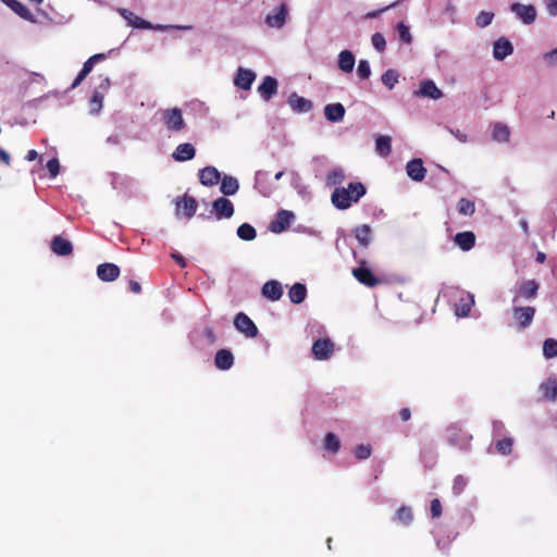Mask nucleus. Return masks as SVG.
Returning a JSON list of instances; mask_svg holds the SVG:
<instances>
[{
	"instance_id": "60",
	"label": "nucleus",
	"mask_w": 557,
	"mask_h": 557,
	"mask_svg": "<svg viewBox=\"0 0 557 557\" xmlns=\"http://www.w3.org/2000/svg\"><path fill=\"white\" fill-rule=\"evenodd\" d=\"M0 161L3 162L5 165H10L11 164V157L10 154L0 148Z\"/></svg>"
},
{
	"instance_id": "16",
	"label": "nucleus",
	"mask_w": 557,
	"mask_h": 557,
	"mask_svg": "<svg viewBox=\"0 0 557 557\" xmlns=\"http://www.w3.org/2000/svg\"><path fill=\"white\" fill-rule=\"evenodd\" d=\"M407 175L416 182H421L426 175V169L423 161L419 158L410 160L406 165Z\"/></svg>"
},
{
	"instance_id": "5",
	"label": "nucleus",
	"mask_w": 557,
	"mask_h": 557,
	"mask_svg": "<svg viewBox=\"0 0 557 557\" xmlns=\"http://www.w3.org/2000/svg\"><path fill=\"white\" fill-rule=\"evenodd\" d=\"M234 325L237 331L250 338L256 337L259 333L255 322L244 312H239L235 315Z\"/></svg>"
},
{
	"instance_id": "13",
	"label": "nucleus",
	"mask_w": 557,
	"mask_h": 557,
	"mask_svg": "<svg viewBox=\"0 0 557 557\" xmlns=\"http://www.w3.org/2000/svg\"><path fill=\"white\" fill-rule=\"evenodd\" d=\"M256 79V73L251 70L238 67L234 77V85L243 90H249Z\"/></svg>"
},
{
	"instance_id": "46",
	"label": "nucleus",
	"mask_w": 557,
	"mask_h": 557,
	"mask_svg": "<svg viewBox=\"0 0 557 557\" xmlns=\"http://www.w3.org/2000/svg\"><path fill=\"white\" fill-rule=\"evenodd\" d=\"M345 180V174L342 169H334L326 175V184L329 186H335L343 183Z\"/></svg>"
},
{
	"instance_id": "59",
	"label": "nucleus",
	"mask_w": 557,
	"mask_h": 557,
	"mask_svg": "<svg viewBox=\"0 0 557 557\" xmlns=\"http://www.w3.org/2000/svg\"><path fill=\"white\" fill-rule=\"evenodd\" d=\"M128 289L134 294H139L141 292V286L137 281L131 280L128 282Z\"/></svg>"
},
{
	"instance_id": "63",
	"label": "nucleus",
	"mask_w": 557,
	"mask_h": 557,
	"mask_svg": "<svg viewBox=\"0 0 557 557\" xmlns=\"http://www.w3.org/2000/svg\"><path fill=\"white\" fill-rule=\"evenodd\" d=\"M205 335L210 342L215 341V333H214L213 329H211V327L205 329Z\"/></svg>"
},
{
	"instance_id": "21",
	"label": "nucleus",
	"mask_w": 557,
	"mask_h": 557,
	"mask_svg": "<svg viewBox=\"0 0 557 557\" xmlns=\"http://www.w3.org/2000/svg\"><path fill=\"white\" fill-rule=\"evenodd\" d=\"M195 156L196 149L189 143L180 144L172 153V158L177 162L189 161L194 159Z\"/></svg>"
},
{
	"instance_id": "12",
	"label": "nucleus",
	"mask_w": 557,
	"mask_h": 557,
	"mask_svg": "<svg viewBox=\"0 0 557 557\" xmlns=\"http://www.w3.org/2000/svg\"><path fill=\"white\" fill-rule=\"evenodd\" d=\"M510 10L524 23L532 24L536 18V9L534 5L522 3H512Z\"/></svg>"
},
{
	"instance_id": "29",
	"label": "nucleus",
	"mask_w": 557,
	"mask_h": 557,
	"mask_svg": "<svg viewBox=\"0 0 557 557\" xmlns=\"http://www.w3.org/2000/svg\"><path fill=\"white\" fill-rule=\"evenodd\" d=\"M234 356L228 349H220L215 354L214 364L220 370H228L233 367Z\"/></svg>"
},
{
	"instance_id": "38",
	"label": "nucleus",
	"mask_w": 557,
	"mask_h": 557,
	"mask_svg": "<svg viewBox=\"0 0 557 557\" xmlns=\"http://www.w3.org/2000/svg\"><path fill=\"white\" fill-rule=\"evenodd\" d=\"M492 137L495 141L507 143L510 138V129L503 123H495L493 126Z\"/></svg>"
},
{
	"instance_id": "45",
	"label": "nucleus",
	"mask_w": 557,
	"mask_h": 557,
	"mask_svg": "<svg viewBox=\"0 0 557 557\" xmlns=\"http://www.w3.org/2000/svg\"><path fill=\"white\" fill-rule=\"evenodd\" d=\"M457 210L462 215H472L475 211V206L472 200H469L467 198H461L458 201Z\"/></svg>"
},
{
	"instance_id": "37",
	"label": "nucleus",
	"mask_w": 557,
	"mask_h": 557,
	"mask_svg": "<svg viewBox=\"0 0 557 557\" xmlns=\"http://www.w3.org/2000/svg\"><path fill=\"white\" fill-rule=\"evenodd\" d=\"M371 227L368 224H362L354 230V234L359 242L360 246L368 247L371 242Z\"/></svg>"
},
{
	"instance_id": "30",
	"label": "nucleus",
	"mask_w": 557,
	"mask_h": 557,
	"mask_svg": "<svg viewBox=\"0 0 557 557\" xmlns=\"http://www.w3.org/2000/svg\"><path fill=\"white\" fill-rule=\"evenodd\" d=\"M455 243L461 250L468 251L475 245V235L470 231L457 233Z\"/></svg>"
},
{
	"instance_id": "22",
	"label": "nucleus",
	"mask_w": 557,
	"mask_h": 557,
	"mask_svg": "<svg viewBox=\"0 0 557 557\" xmlns=\"http://www.w3.org/2000/svg\"><path fill=\"white\" fill-rule=\"evenodd\" d=\"M262 295L271 301H277L283 296L282 284L275 280L268 281L262 287Z\"/></svg>"
},
{
	"instance_id": "10",
	"label": "nucleus",
	"mask_w": 557,
	"mask_h": 557,
	"mask_svg": "<svg viewBox=\"0 0 557 557\" xmlns=\"http://www.w3.org/2000/svg\"><path fill=\"white\" fill-rule=\"evenodd\" d=\"M213 211L215 212L216 219H230L234 214L233 202L225 198L219 197L212 202Z\"/></svg>"
},
{
	"instance_id": "33",
	"label": "nucleus",
	"mask_w": 557,
	"mask_h": 557,
	"mask_svg": "<svg viewBox=\"0 0 557 557\" xmlns=\"http://www.w3.org/2000/svg\"><path fill=\"white\" fill-rule=\"evenodd\" d=\"M4 2L23 20L34 22V15L27 7L17 0H4Z\"/></svg>"
},
{
	"instance_id": "18",
	"label": "nucleus",
	"mask_w": 557,
	"mask_h": 557,
	"mask_svg": "<svg viewBox=\"0 0 557 557\" xmlns=\"http://www.w3.org/2000/svg\"><path fill=\"white\" fill-rule=\"evenodd\" d=\"M97 275L103 282H113L120 275V268L114 263H101L97 267Z\"/></svg>"
},
{
	"instance_id": "3",
	"label": "nucleus",
	"mask_w": 557,
	"mask_h": 557,
	"mask_svg": "<svg viewBox=\"0 0 557 557\" xmlns=\"http://www.w3.org/2000/svg\"><path fill=\"white\" fill-rule=\"evenodd\" d=\"M446 437L449 444L465 448L469 445L472 436L457 424H451L446 430Z\"/></svg>"
},
{
	"instance_id": "42",
	"label": "nucleus",
	"mask_w": 557,
	"mask_h": 557,
	"mask_svg": "<svg viewBox=\"0 0 557 557\" xmlns=\"http://www.w3.org/2000/svg\"><path fill=\"white\" fill-rule=\"evenodd\" d=\"M399 74L395 70H387L385 73H383L381 81L384 86H386L388 89H393L394 86L398 83Z\"/></svg>"
},
{
	"instance_id": "48",
	"label": "nucleus",
	"mask_w": 557,
	"mask_h": 557,
	"mask_svg": "<svg viewBox=\"0 0 557 557\" xmlns=\"http://www.w3.org/2000/svg\"><path fill=\"white\" fill-rule=\"evenodd\" d=\"M494 18V13L487 11H481L475 17L476 26L483 28L488 26Z\"/></svg>"
},
{
	"instance_id": "47",
	"label": "nucleus",
	"mask_w": 557,
	"mask_h": 557,
	"mask_svg": "<svg viewBox=\"0 0 557 557\" xmlns=\"http://www.w3.org/2000/svg\"><path fill=\"white\" fill-rule=\"evenodd\" d=\"M103 92L100 90H94L91 99L89 101L90 111L92 113H99L102 108Z\"/></svg>"
},
{
	"instance_id": "40",
	"label": "nucleus",
	"mask_w": 557,
	"mask_h": 557,
	"mask_svg": "<svg viewBox=\"0 0 557 557\" xmlns=\"http://www.w3.org/2000/svg\"><path fill=\"white\" fill-rule=\"evenodd\" d=\"M237 236L243 240H253L257 236V232L252 225L243 223L237 228Z\"/></svg>"
},
{
	"instance_id": "62",
	"label": "nucleus",
	"mask_w": 557,
	"mask_h": 557,
	"mask_svg": "<svg viewBox=\"0 0 557 557\" xmlns=\"http://www.w3.org/2000/svg\"><path fill=\"white\" fill-rule=\"evenodd\" d=\"M172 258L176 261V263L181 267V268H185L186 267V261L184 259L183 256L181 255H177V253H173L172 255Z\"/></svg>"
},
{
	"instance_id": "34",
	"label": "nucleus",
	"mask_w": 557,
	"mask_h": 557,
	"mask_svg": "<svg viewBox=\"0 0 557 557\" xmlns=\"http://www.w3.org/2000/svg\"><path fill=\"white\" fill-rule=\"evenodd\" d=\"M221 193L225 196H233L235 195L239 189V183L237 178L224 175L221 180Z\"/></svg>"
},
{
	"instance_id": "58",
	"label": "nucleus",
	"mask_w": 557,
	"mask_h": 557,
	"mask_svg": "<svg viewBox=\"0 0 557 557\" xmlns=\"http://www.w3.org/2000/svg\"><path fill=\"white\" fill-rule=\"evenodd\" d=\"M546 8L549 14L557 15V0H547Z\"/></svg>"
},
{
	"instance_id": "7",
	"label": "nucleus",
	"mask_w": 557,
	"mask_h": 557,
	"mask_svg": "<svg viewBox=\"0 0 557 557\" xmlns=\"http://www.w3.org/2000/svg\"><path fill=\"white\" fill-rule=\"evenodd\" d=\"M535 312H536V310L534 307L519 306V307H513L512 317L516 320V322L518 323L519 327L523 330L531 325L533 318L535 315Z\"/></svg>"
},
{
	"instance_id": "4",
	"label": "nucleus",
	"mask_w": 557,
	"mask_h": 557,
	"mask_svg": "<svg viewBox=\"0 0 557 557\" xmlns=\"http://www.w3.org/2000/svg\"><path fill=\"white\" fill-rule=\"evenodd\" d=\"M197 200L188 195L184 194L182 197H176L175 199V212L178 216L181 213L187 219H191L197 211Z\"/></svg>"
},
{
	"instance_id": "24",
	"label": "nucleus",
	"mask_w": 557,
	"mask_h": 557,
	"mask_svg": "<svg viewBox=\"0 0 557 557\" xmlns=\"http://www.w3.org/2000/svg\"><path fill=\"white\" fill-rule=\"evenodd\" d=\"M539 391L541 393V399L546 401L557 400V381L555 379H548L543 382Z\"/></svg>"
},
{
	"instance_id": "8",
	"label": "nucleus",
	"mask_w": 557,
	"mask_h": 557,
	"mask_svg": "<svg viewBox=\"0 0 557 557\" xmlns=\"http://www.w3.org/2000/svg\"><path fill=\"white\" fill-rule=\"evenodd\" d=\"M294 218H295V215L292 211L280 210L276 213L275 219L270 223L271 232L282 233V232L286 231L290 226Z\"/></svg>"
},
{
	"instance_id": "44",
	"label": "nucleus",
	"mask_w": 557,
	"mask_h": 557,
	"mask_svg": "<svg viewBox=\"0 0 557 557\" xmlns=\"http://www.w3.org/2000/svg\"><path fill=\"white\" fill-rule=\"evenodd\" d=\"M512 446L513 440L511 437H504L495 443L496 450L504 456L511 454Z\"/></svg>"
},
{
	"instance_id": "31",
	"label": "nucleus",
	"mask_w": 557,
	"mask_h": 557,
	"mask_svg": "<svg viewBox=\"0 0 557 557\" xmlns=\"http://www.w3.org/2000/svg\"><path fill=\"white\" fill-rule=\"evenodd\" d=\"M288 104L296 112H308L312 108V103L310 100L298 96L297 94H292L288 98Z\"/></svg>"
},
{
	"instance_id": "23",
	"label": "nucleus",
	"mask_w": 557,
	"mask_h": 557,
	"mask_svg": "<svg viewBox=\"0 0 557 557\" xmlns=\"http://www.w3.org/2000/svg\"><path fill=\"white\" fill-rule=\"evenodd\" d=\"M260 96L270 100L277 92V81L272 76H265L258 87Z\"/></svg>"
},
{
	"instance_id": "19",
	"label": "nucleus",
	"mask_w": 557,
	"mask_h": 557,
	"mask_svg": "<svg viewBox=\"0 0 557 557\" xmlns=\"http://www.w3.org/2000/svg\"><path fill=\"white\" fill-rule=\"evenodd\" d=\"M221 180V173L212 165L205 166L199 171V181L205 186H214Z\"/></svg>"
},
{
	"instance_id": "17",
	"label": "nucleus",
	"mask_w": 557,
	"mask_h": 557,
	"mask_svg": "<svg viewBox=\"0 0 557 557\" xmlns=\"http://www.w3.org/2000/svg\"><path fill=\"white\" fill-rule=\"evenodd\" d=\"M414 96L428 97L437 100L443 97V92L437 88L433 81L426 79L420 84V88L414 91Z\"/></svg>"
},
{
	"instance_id": "25",
	"label": "nucleus",
	"mask_w": 557,
	"mask_h": 557,
	"mask_svg": "<svg viewBox=\"0 0 557 557\" xmlns=\"http://www.w3.org/2000/svg\"><path fill=\"white\" fill-rule=\"evenodd\" d=\"M513 51L511 42L506 38H499L494 42L493 55L496 60H504Z\"/></svg>"
},
{
	"instance_id": "50",
	"label": "nucleus",
	"mask_w": 557,
	"mask_h": 557,
	"mask_svg": "<svg viewBox=\"0 0 557 557\" xmlns=\"http://www.w3.org/2000/svg\"><path fill=\"white\" fill-rule=\"evenodd\" d=\"M466 486L467 479L463 475L458 474L457 476H455L453 483V492L455 495H460L465 491Z\"/></svg>"
},
{
	"instance_id": "27",
	"label": "nucleus",
	"mask_w": 557,
	"mask_h": 557,
	"mask_svg": "<svg viewBox=\"0 0 557 557\" xmlns=\"http://www.w3.org/2000/svg\"><path fill=\"white\" fill-rule=\"evenodd\" d=\"M345 112L344 106L339 102L329 103L324 107V115L326 120L332 123L342 121L345 116Z\"/></svg>"
},
{
	"instance_id": "39",
	"label": "nucleus",
	"mask_w": 557,
	"mask_h": 557,
	"mask_svg": "<svg viewBox=\"0 0 557 557\" xmlns=\"http://www.w3.org/2000/svg\"><path fill=\"white\" fill-rule=\"evenodd\" d=\"M376 151L387 157L392 152V139L389 136H379L375 141Z\"/></svg>"
},
{
	"instance_id": "55",
	"label": "nucleus",
	"mask_w": 557,
	"mask_h": 557,
	"mask_svg": "<svg viewBox=\"0 0 557 557\" xmlns=\"http://www.w3.org/2000/svg\"><path fill=\"white\" fill-rule=\"evenodd\" d=\"M430 510L433 518H438L442 515V504L440 499L434 498L431 500Z\"/></svg>"
},
{
	"instance_id": "26",
	"label": "nucleus",
	"mask_w": 557,
	"mask_h": 557,
	"mask_svg": "<svg viewBox=\"0 0 557 557\" xmlns=\"http://www.w3.org/2000/svg\"><path fill=\"white\" fill-rule=\"evenodd\" d=\"M473 305L474 298L471 294L462 295L455 304V314L458 318L467 317L470 313Z\"/></svg>"
},
{
	"instance_id": "32",
	"label": "nucleus",
	"mask_w": 557,
	"mask_h": 557,
	"mask_svg": "<svg viewBox=\"0 0 557 557\" xmlns=\"http://www.w3.org/2000/svg\"><path fill=\"white\" fill-rule=\"evenodd\" d=\"M288 297L289 300L295 305L304 302L307 297L306 285L302 283H295L288 290Z\"/></svg>"
},
{
	"instance_id": "20",
	"label": "nucleus",
	"mask_w": 557,
	"mask_h": 557,
	"mask_svg": "<svg viewBox=\"0 0 557 557\" xmlns=\"http://www.w3.org/2000/svg\"><path fill=\"white\" fill-rule=\"evenodd\" d=\"M50 248L55 255L62 257L70 256L73 252L72 243L60 235L52 238Z\"/></svg>"
},
{
	"instance_id": "53",
	"label": "nucleus",
	"mask_w": 557,
	"mask_h": 557,
	"mask_svg": "<svg viewBox=\"0 0 557 557\" xmlns=\"http://www.w3.org/2000/svg\"><path fill=\"white\" fill-rule=\"evenodd\" d=\"M372 45L379 51L383 52L386 48V41L384 36L381 33H375L372 35Z\"/></svg>"
},
{
	"instance_id": "6",
	"label": "nucleus",
	"mask_w": 557,
	"mask_h": 557,
	"mask_svg": "<svg viewBox=\"0 0 557 557\" xmlns=\"http://www.w3.org/2000/svg\"><path fill=\"white\" fill-rule=\"evenodd\" d=\"M120 15L127 21L128 25L138 29H164L165 26L157 25L152 26L151 23L137 16L134 12L128 9H119Z\"/></svg>"
},
{
	"instance_id": "14",
	"label": "nucleus",
	"mask_w": 557,
	"mask_h": 557,
	"mask_svg": "<svg viewBox=\"0 0 557 557\" xmlns=\"http://www.w3.org/2000/svg\"><path fill=\"white\" fill-rule=\"evenodd\" d=\"M352 275L359 283L368 287H374L380 284V280L372 273V271L362 265L354 269Z\"/></svg>"
},
{
	"instance_id": "11",
	"label": "nucleus",
	"mask_w": 557,
	"mask_h": 557,
	"mask_svg": "<svg viewBox=\"0 0 557 557\" xmlns=\"http://www.w3.org/2000/svg\"><path fill=\"white\" fill-rule=\"evenodd\" d=\"M334 350V344L329 338L318 339L312 345V354L318 360H326Z\"/></svg>"
},
{
	"instance_id": "56",
	"label": "nucleus",
	"mask_w": 557,
	"mask_h": 557,
	"mask_svg": "<svg viewBox=\"0 0 557 557\" xmlns=\"http://www.w3.org/2000/svg\"><path fill=\"white\" fill-rule=\"evenodd\" d=\"M110 86L111 82L109 77H100V83L95 90H100L101 92H103L104 96L109 91Z\"/></svg>"
},
{
	"instance_id": "43",
	"label": "nucleus",
	"mask_w": 557,
	"mask_h": 557,
	"mask_svg": "<svg viewBox=\"0 0 557 557\" xmlns=\"http://www.w3.org/2000/svg\"><path fill=\"white\" fill-rule=\"evenodd\" d=\"M324 448L331 453H337L341 448V441L334 433H327L324 437Z\"/></svg>"
},
{
	"instance_id": "54",
	"label": "nucleus",
	"mask_w": 557,
	"mask_h": 557,
	"mask_svg": "<svg viewBox=\"0 0 557 557\" xmlns=\"http://www.w3.org/2000/svg\"><path fill=\"white\" fill-rule=\"evenodd\" d=\"M47 169L51 175V177H55L60 172V163L58 159H51L47 162Z\"/></svg>"
},
{
	"instance_id": "9",
	"label": "nucleus",
	"mask_w": 557,
	"mask_h": 557,
	"mask_svg": "<svg viewBox=\"0 0 557 557\" xmlns=\"http://www.w3.org/2000/svg\"><path fill=\"white\" fill-rule=\"evenodd\" d=\"M540 284L535 280L525 281L519 285L512 301L516 302L520 298L533 299L537 296Z\"/></svg>"
},
{
	"instance_id": "1",
	"label": "nucleus",
	"mask_w": 557,
	"mask_h": 557,
	"mask_svg": "<svg viewBox=\"0 0 557 557\" xmlns=\"http://www.w3.org/2000/svg\"><path fill=\"white\" fill-rule=\"evenodd\" d=\"M366 193V186L361 182H351L348 184L347 188H335L331 196V200L337 209L346 210L352 202L359 201Z\"/></svg>"
},
{
	"instance_id": "51",
	"label": "nucleus",
	"mask_w": 557,
	"mask_h": 557,
	"mask_svg": "<svg viewBox=\"0 0 557 557\" xmlns=\"http://www.w3.org/2000/svg\"><path fill=\"white\" fill-rule=\"evenodd\" d=\"M357 74L361 79H367L371 75L370 64L367 60H360L357 67Z\"/></svg>"
},
{
	"instance_id": "2",
	"label": "nucleus",
	"mask_w": 557,
	"mask_h": 557,
	"mask_svg": "<svg viewBox=\"0 0 557 557\" xmlns=\"http://www.w3.org/2000/svg\"><path fill=\"white\" fill-rule=\"evenodd\" d=\"M162 122L173 133H178L186 127L181 109L172 108L162 111Z\"/></svg>"
},
{
	"instance_id": "41",
	"label": "nucleus",
	"mask_w": 557,
	"mask_h": 557,
	"mask_svg": "<svg viewBox=\"0 0 557 557\" xmlns=\"http://www.w3.org/2000/svg\"><path fill=\"white\" fill-rule=\"evenodd\" d=\"M543 355L546 359L557 357V339L547 338L543 343Z\"/></svg>"
},
{
	"instance_id": "57",
	"label": "nucleus",
	"mask_w": 557,
	"mask_h": 557,
	"mask_svg": "<svg viewBox=\"0 0 557 557\" xmlns=\"http://www.w3.org/2000/svg\"><path fill=\"white\" fill-rule=\"evenodd\" d=\"M544 59L547 60L550 64H557V48L545 53Z\"/></svg>"
},
{
	"instance_id": "15",
	"label": "nucleus",
	"mask_w": 557,
	"mask_h": 557,
	"mask_svg": "<svg viewBox=\"0 0 557 557\" xmlns=\"http://www.w3.org/2000/svg\"><path fill=\"white\" fill-rule=\"evenodd\" d=\"M106 54L104 53H97L91 55L84 64L82 70L79 71L78 75L74 79L71 88H76L85 78L86 76L92 71L94 65L96 62L104 60Z\"/></svg>"
},
{
	"instance_id": "49",
	"label": "nucleus",
	"mask_w": 557,
	"mask_h": 557,
	"mask_svg": "<svg viewBox=\"0 0 557 557\" xmlns=\"http://www.w3.org/2000/svg\"><path fill=\"white\" fill-rule=\"evenodd\" d=\"M397 32H398L399 39L403 42H405L407 45L411 44V41H412L411 34L409 32L408 26H406L403 22L398 23Z\"/></svg>"
},
{
	"instance_id": "64",
	"label": "nucleus",
	"mask_w": 557,
	"mask_h": 557,
	"mask_svg": "<svg viewBox=\"0 0 557 557\" xmlns=\"http://www.w3.org/2000/svg\"><path fill=\"white\" fill-rule=\"evenodd\" d=\"M38 158V152L34 149L27 151L25 159L27 161H34Z\"/></svg>"
},
{
	"instance_id": "52",
	"label": "nucleus",
	"mask_w": 557,
	"mask_h": 557,
	"mask_svg": "<svg viewBox=\"0 0 557 557\" xmlns=\"http://www.w3.org/2000/svg\"><path fill=\"white\" fill-rule=\"evenodd\" d=\"M371 446L360 444L355 448V456L359 460L367 459L371 456Z\"/></svg>"
},
{
	"instance_id": "36",
	"label": "nucleus",
	"mask_w": 557,
	"mask_h": 557,
	"mask_svg": "<svg viewBox=\"0 0 557 557\" xmlns=\"http://www.w3.org/2000/svg\"><path fill=\"white\" fill-rule=\"evenodd\" d=\"M394 520L405 527H408L413 520L412 509L409 506L401 505L394 517Z\"/></svg>"
},
{
	"instance_id": "35",
	"label": "nucleus",
	"mask_w": 557,
	"mask_h": 557,
	"mask_svg": "<svg viewBox=\"0 0 557 557\" xmlns=\"http://www.w3.org/2000/svg\"><path fill=\"white\" fill-rule=\"evenodd\" d=\"M355 66V55L349 50H343L338 54V67L345 72L350 73Z\"/></svg>"
},
{
	"instance_id": "28",
	"label": "nucleus",
	"mask_w": 557,
	"mask_h": 557,
	"mask_svg": "<svg viewBox=\"0 0 557 557\" xmlns=\"http://www.w3.org/2000/svg\"><path fill=\"white\" fill-rule=\"evenodd\" d=\"M287 16V5L282 3L278 8V11L273 14H268L265 17V23L270 27L281 28L284 26Z\"/></svg>"
},
{
	"instance_id": "61",
	"label": "nucleus",
	"mask_w": 557,
	"mask_h": 557,
	"mask_svg": "<svg viewBox=\"0 0 557 557\" xmlns=\"http://www.w3.org/2000/svg\"><path fill=\"white\" fill-rule=\"evenodd\" d=\"M399 417L401 419V421L406 422L408 421L410 418H411V411L409 408H403L400 411H399Z\"/></svg>"
}]
</instances>
